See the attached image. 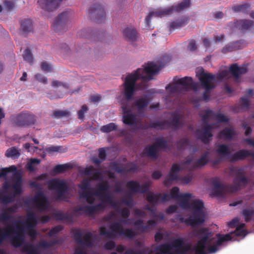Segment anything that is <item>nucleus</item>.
Wrapping results in <instances>:
<instances>
[{
  "instance_id": "obj_21",
  "label": "nucleus",
  "mask_w": 254,
  "mask_h": 254,
  "mask_svg": "<svg viewBox=\"0 0 254 254\" xmlns=\"http://www.w3.org/2000/svg\"><path fill=\"white\" fill-rule=\"evenodd\" d=\"M40 163L39 159L35 158L29 159L27 164V167L30 171H32Z\"/></svg>"
},
{
  "instance_id": "obj_29",
  "label": "nucleus",
  "mask_w": 254,
  "mask_h": 254,
  "mask_svg": "<svg viewBox=\"0 0 254 254\" xmlns=\"http://www.w3.org/2000/svg\"><path fill=\"white\" fill-rule=\"evenodd\" d=\"M212 134L209 129H205L204 131L203 134L200 136L201 140L204 142H207L208 141L209 138L211 137Z\"/></svg>"
},
{
  "instance_id": "obj_54",
  "label": "nucleus",
  "mask_w": 254,
  "mask_h": 254,
  "mask_svg": "<svg viewBox=\"0 0 254 254\" xmlns=\"http://www.w3.org/2000/svg\"><path fill=\"white\" fill-rule=\"evenodd\" d=\"M246 182V179L243 177H241L239 180V183L244 184Z\"/></svg>"
},
{
  "instance_id": "obj_35",
  "label": "nucleus",
  "mask_w": 254,
  "mask_h": 254,
  "mask_svg": "<svg viewBox=\"0 0 254 254\" xmlns=\"http://www.w3.org/2000/svg\"><path fill=\"white\" fill-rule=\"evenodd\" d=\"M24 147L25 149H28V151L30 152H34L36 149H37V148L36 147H31L30 144L28 143H25L24 145Z\"/></svg>"
},
{
  "instance_id": "obj_25",
  "label": "nucleus",
  "mask_w": 254,
  "mask_h": 254,
  "mask_svg": "<svg viewBox=\"0 0 254 254\" xmlns=\"http://www.w3.org/2000/svg\"><path fill=\"white\" fill-rule=\"evenodd\" d=\"M239 24L242 29H247L254 25V22L252 20H244L240 21Z\"/></svg>"
},
{
  "instance_id": "obj_45",
  "label": "nucleus",
  "mask_w": 254,
  "mask_h": 254,
  "mask_svg": "<svg viewBox=\"0 0 254 254\" xmlns=\"http://www.w3.org/2000/svg\"><path fill=\"white\" fill-rule=\"evenodd\" d=\"M191 176H188L184 178L183 182L185 184H188L191 181Z\"/></svg>"
},
{
  "instance_id": "obj_28",
  "label": "nucleus",
  "mask_w": 254,
  "mask_h": 254,
  "mask_svg": "<svg viewBox=\"0 0 254 254\" xmlns=\"http://www.w3.org/2000/svg\"><path fill=\"white\" fill-rule=\"evenodd\" d=\"M233 130L232 129L228 128L224 130L220 134L221 138H229L232 136Z\"/></svg>"
},
{
  "instance_id": "obj_16",
  "label": "nucleus",
  "mask_w": 254,
  "mask_h": 254,
  "mask_svg": "<svg viewBox=\"0 0 254 254\" xmlns=\"http://www.w3.org/2000/svg\"><path fill=\"white\" fill-rule=\"evenodd\" d=\"M68 19V14L66 12L61 13L59 15L54 23V28L55 30H58L64 26Z\"/></svg>"
},
{
  "instance_id": "obj_8",
  "label": "nucleus",
  "mask_w": 254,
  "mask_h": 254,
  "mask_svg": "<svg viewBox=\"0 0 254 254\" xmlns=\"http://www.w3.org/2000/svg\"><path fill=\"white\" fill-rule=\"evenodd\" d=\"M148 102L144 99H140L137 100L135 105L131 109L127 106H123V120L124 124L132 125L137 119V117L133 116V113L136 110L140 112L147 105Z\"/></svg>"
},
{
  "instance_id": "obj_52",
  "label": "nucleus",
  "mask_w": 254,
  "mask_h": 254,
  "mask_svg": "<svg viewBox=\"0 0 254 254\" xmlns=\"http://www.w3.org/2000/svg\"><path fill=\"white\" fill-rule=\"evenodd\" d=\"M122 214L125 217L127 216L128 215V209H126V208L124 209L123 210V211H122Z\"/></svg>"
},
{
  "instance_id": "obj_31",
  "label": "nucleus",
  "mask_w": 254,
  "mask_h": 254,
  "mask_svg": "<svg viewBox=\"0 0 254 254\" xmlns=\"http://www.w3.org/2000/svg\"><path fill=\"white\" fill-rule=\"evenodd\" d=\"M24 59L29 63L32 61V57L30 51L29 50H26L23 54Z\"/></svg>"
},
{
  "instance_id": "obj_5",
  "label": "nucleus",
  "mask_w": 254,
  "mask_h": 254,
  "mask_svg": "<svg viewBox=\"0 0 254 254\" xmlns=\"http://www.w3.org/2000/svg\"><path fill=\"white\" fill-rule=\"evenodd\" d=\"M79 188L80 197L85 198L89 203H91L95 199H98L99 201L98 205L93 209L87 208L85 211L87 213H91L96 210H100L106 206L112 205V199L108 195L106 183L102 182L100 184L94 193H90L88 183L86 181L81 184Z\"/></svg>"
},
{
  "instance_id": "obj_6",
  "label": "nucleus",
  "mask_w": 254,
  "mask_h": 254,
  "mask_svg": "<svg viewBox=\"0 0 254 254\" xmlns=\"http://www.w3.org/2000/svg\"><path fill=\"white\" fill-rule=\"evenodd\" d=\"M36 220L34 215L28 216L25 224L23 226L14 225L10 226L2 232L0 230V243L4 239H7L13 245L16 247L21 245L23 241V233L27 231L32 236L35 235L33 227L36 224Z\"/></svg>"
},
{
  "instance_id": "obj_13",
  "label": "nucleus",
  "mask_w": 254,
  "mask_h": 254,
  "mask_svg": "<svg viewBox=\"0 0 254 254\" xmlns=\"http://www.w3.org/2000/svg\"><path fill=\"white\" fill-rule=\"evenodd\" d=\"M245 68L240 67L238 66L236 64H233L230 67L229 71L227 70H224L222 71L219 74V78L220 79L228 78L229 77L228 73L229 72H230L234 76L238 77L239 75L245 73Z\"/></svg>"
},
{
  "instance_id": "obj_51",
  "label": "nucleus",
  "mask_w": 254,
  "mask_h": 254,
  "mask_svg": "<svg viewBox=\"0 0 254 254\" xmlns=\"http://www.w3.org/2000/svg\"><path fill=\"white\" fill-rule=\"evenodd\" d=\"M242 105L243 106H246L248 104V100L246 98H243L241 100Z\"/></svg>"
},
{
  "instance_id": "obj_10",
  "label": "nucleus",
  "mask_w": 254,
  "mask_h": 254,
  "mask_svg": "<svg viewBox=\"0 0 254 254\" xmlns=\"http://www.w3.org/2000/svg\"><path fill=\"white\" fill-rule=\"evenodd\" d=\"M66 183L64 180H52L50 181L49 187L55 191L58 198H60L66 189Z\"/></svg>"
},
{
  "instance_id": "obj_12",
  "label": "nucleus",
  "mask_w": 254,
  "mask_h": 254,
  "mask_svg": "<svg viewBox=\"0 0 254 254\" xmlns=\"http://www.w3.org/2000/svg\"><path fill=\"white\" fill-rule=\"evenodd\" d=\"M166 142L162 138L158 139L152 146L147 147L144 150V154L151 157L155 156L157 151L165 147Z\"/></svg>"
},
{
  "instance_id": "obj_17",
  "label": "nucleus",
  "mask_w": 254,
  "mask_h": 254,
  "mask_svg": "<svg viewBox=\"0 0 254 254\" xmlns=\"http://www.w3.org/2000/svg\"><path fill=\"white\" fill-rule=\"evenodd\" d=\"M16 168L14 166L8 168H2L0 170V177L6 176L14 175L16 174Z\"/></svg>"
},
{
  "instance_id": "obj_57",
  "label": "nucleus",
  "mask_w": 254,
  "mask_h": 254,
  "mask_svg": "<svg viewBox=\"0 0 254 254\" xmlns=\"http://www.w3.org/2000/svg\"><path fill=\"white\" fill-rule=\"evenodd\" d=\"M93 168L92 167H89L86 169L85 173L87 174H91V171H92Z\"/></svg>"
},
{
  "instance_id": "obj_49",
  "label": "nucleus",
  "mask_w": 254,
  "mask_h": 254,
  "mask_svg": "<svg viewBox=\"0 0 254 254\" xmlns=\"http://www.w3.org/2000/svg\"><path fill=\"white\" fill-rule=\"evenodd\" d=\"M5 7L8 9H10L13 6V4L10 2L6 1L4 3Z\"/></svg>"
},
{
  "instance_id": "obj_61",
  "label": "nucleus",
  "mask_w": 254,
  "mask_h": 254,
  "mask_svg": "<svg viewBox=\"0 0 254 254\" xmlns=\"http://www.w3.org/2000/svg\"><path fill=\"white\" fill-rule=\"evenodd\" d=\"M91 237V234L90 233H88L86 236V241H88L90 240Z\"/></svg>"
},
{
  "instance_id": "obj_36",
  "label": "nucleus",
  "mask_w": 254,
  "mask_h": 254,
  "mask_svg": "<svg viewBox=\"0 0 254 254\" xmlns=\"http://www.w3.org/2000/svg\"><path fill=\"white\" fill-rule=\"evenodd\" d=\"M48 151L51 152H62V147L60 146H52L48 149Z\"/></svg>"
},
{
  "instance_id": "obj_33",
  "label": "nucleus",
  "mask_w": 254,
  "mask_h": 254,
  "mask_svg": "<svg viewBox=\"0 0 254 254\" xmlns=\"http://www.w3.org/2000/svg\"><path fill=\"white\" fill-rule=\"evenodd\" d=\"M41 67H42V70H43L45 71H49L52 69L51 65L46 62L42 63V64H41Z\"/></svg>"
},
{
  "instance_id": "obj_7",
  "label": "nucleus",
  "mask_w": 254,
  "mask_h": 254,
  "mask_svg": "<svg viewBox=\"0 0 254 254\" xmlns=\"http://www.w3.org/2000/svg\"><path fill=\"white\" fill-rule=\"evenodd\" d=\"M22 191V181L20 178H18L13 181L12 185L5 184L1 191H0V199L3 203L9 202L12 200V198L19 194Z\"/></svg>"
},
{
  "instance_id": "obj_44",
  "label": "nucleus",
  "mask_w": 254,
  "mask_h": 254,
  "mask_svg": "<svg viewBox=\"0 0 254 254\" xmlns=\"http://www.w3.org/2000/svg\"><path fill=\"white\" fill-rule=\"evenodd\" d=\"M163 233H161V232H159L156 234L155 238L156 241H160V240H161L163 238Z\"/></svg>"
},
{
  "instance_id": "obj_9",
  "label": "nucleus",
  "mask_w": 254,
  "mask_h": 254,
  "mask_svg": "<svg viewBox=\"0 0 254 254\" xmlns=\"http://www.w3.org/2000/svg\"><path fill=\"white\" fill-rule=\"evenodd\" d=\"M190 5V2L189 0H186L177 6L175 7L173 6L157 9L154 11H150L148 15L146 17L145 21L147 24H149V20L153 17H162L171 13L174 11H181Z\"/></svg>"
},
{
  "instance_id": "obj_14",
  "label": "nucleus",
  "mask_w": 254,
  "mask_h": 254,
  "mask_svg": "<svg viewBox=\"0 0 254 254\" xmlns=\"http://www.w3.org/2000/svg\"><path fill=\"white\" fill-rule=\"evenodd\" d=\"M112 234L109 235V237H116L118 236H124L127 238H131L135 234V232L131 230H124L120 226H115L112 228Z\"/></svg>"
},
{
  "instance_id": "obj_43",
  "label": "nucleus",
  "mask_w": 254,
  "mask_h": 254,
  "mask_svg": "<svg viewBox=\"0 0 254 254\" xmlns=\"http://www.w3.org/2000/svg\"><path fill=\"white\" fill-rule=\"evenodd\" d=\"M115 247V243L112 241L108 242L105 246V247L107 249H112Z\"/></svg>"
},
{
  "instance_id": "obj_19",
  "label": "nucleus",
  "mask_w": 254,
  "mask_h": 254,
  "mask_svg": "<svg viewBox=\"0 0 254 254\" xmlns=\"http://www.w3.org/2000/svg\"><path fill=\"white\" fill-rule=\"evenodd\" d=\"M124 35L129 39H134L137 35L136 30L132 28H127L124 30Z\"/></svg>"
},
{
  "instance_id": "obj_32",
  "label": "nucleus",
  "mask_w": 254,
  "mask_h": 254,
  "mask_svg": "<svg viewBox=\"0 0 254 254\" xmlns=\"http://www.w3.org/2000/svg\"><path fill=\"white\" fill-rule=\"evenodd\" d=\"M208 161V158L206 155L202 156L197 162L196 165L202 166L205 165Z\"/></svg>"
},
{
  "instance_id": "obj_4",
  "label": "nucleus",
  "mask_w": 254,
  "mask_h": 254,
  "mask_svg": "<svg viewBox=\"0 0 254 254\" xmlns=\"http://www.w3.org/2000/svg\"><path fill=\"white\" fill-rule=\"evenodd\" d=\"M160 69V67L158 64L151 63L146 64L143 68H139L134 73L128 75L121 87V95L118 97V100L121 101L124 98L130 99L136 90L135 81L139 78L151 79Z\"/></svg>"
},
{
  "instance_id": "obj_63",
  "label": "nucleus",
  "mask_w": 254,
  "mask_h": 254,
  "mask_svg": "<svg viewBox=\"0 0 254 254\" xmlns=\"http://www.w3.org/2000/svg\"><path fill=\"white\" fill-rule=\"evenodd\" d=\"M251 132V129L249 127L246 128L245 133L248 135Z\"/></svg>"
},
{
  "instance_id": "obj_1",
  "label": "nucleus",
  "mask_w": 254,
  "mask_h": 254,
  "mask_svg": "<svg viewBox=\"0 0 254 254\" xmlns=\"http://www.w3.org/2000/svg\"><path fill=\"white\" fill-rule=\"evenodd\" d=\"M239 219L235 218L228 223L230 228L236 227V231L225 235L217 234L213 237L212 233L207 229H195L191 233L194 237H198L199 240L194 246L191 245L177 244L172 246L162 245L156 249L155 254H208L217 251L219 247L226 241L232 239V235L244 237L247 235L245 225H238Z\"/></svg>"
},
{
  "instance_id": "obj_30",
  "label": "nucleus",
  "mask_w": 254,
  "mask_h": 254,
  "mask_svg": "<svg viewBox=\"0 0 254 254\" xmlns=\"http://www.w3.org/2000/svg\"><path fill=\"white\" fill-rule=\"evenodd\" d=\"M251 154V152L247 150H242L238 151L236 153V157L237 159H242Z\"/></svg>"
},
{
  "instance_id": "obj_55",
  "label": "nucleus",
  "mask_w": 254,
  "mask_h": 254,
  "mask_svg": "<svg viewBox=\"0 0 254 254\" xmlns=\"http://www.w3.org/2000/svg\"><path fill=\"white\" fill-rule=\"evenodd\" d=\"M27 77V73L26 72H24L23 73L22 76L20 78V80L21 81H25Z\"/></svg>"
},
{
  "instance_id": "obj_59",
  "label": "nucleus",
  "mask_w": 254,
  "mask_h": 254,
  "mask_svg": "<svg viewBox=\"0 0 254 254\" xmlns=\"http://www.w3.org/2000/svg\"><path fill=\"white\" fill-rule=\"evenodd\" d=\"M75 254H86L85 252L82 250H77L76 251Z\"/></svg>"
},
{
  "instance_id": "obj_62",
  "label": "nucleus",
  "mask_w": 254,
  "mask_h": 254,
  "mask_svg": "<svg viewBox=\"0 0 254 254\" xmlns=\"http://www.w3.org/2000/svg\"><path fill=\"white\" fill-rule=\"evenodd\" d=\"M21 119H23V120L25 121V116H23V115H20L19 116L17 117V120H21Z\"/></svg>"
},
{
  "instance_id": "obj_64",
  "label": "nucleus",
  "mask_w": 254,
  "mask_h": 254,
  "mask_svg": "<svg viewBox=\"0 0 254 254\" xmlns=\"http://www.w3.org/2000/svg\"><path fill=\"white\" fill-rule=\"evenodd\" d=\"M59 228H56L55 229H54L53 230H52L51 232H50V235H53V233H54V232L55 231H58L59 230Z\"/></svg>"
},
{
  "instance_id": "obj_11",
  "label": "nucleus",
  "mask_w": 254,
  "mask_h": 254,
  "mask_svg": "<svg viewBox=\"0 0 254 254\" xmlns=\"http://www.w3.org/2000/svg\"><path fill=\"white\" fill-rule=\"evenodd\" d=\"M63 0H38L39 6L45 12L52 11L56 9Z\"/></svg>"
},
{
  "instance_id": "obj_22",
  "label": "nucleus",
  "mask_w": 254,
  "mask_h": 254,
  "mask_svg": "<svg viewBox=\"0 0 254 254\" xmlns=\"http://www.w3.org/2000/svg\"><path fill=\"white\" fill-rule=\"evenodd\" d=\"M20 155L19 151L15 148H11L8 149L5 155L8 157L17 158Z\"/></svg>"
},
{
  "instance_id": "obj_24",
  "label": "nucleus",
  "mask_w": 254,
  "mask_h": 254,
  "mask_svg": "<svg viewBox=\"0 0 254 254\" xmlns=\"http://www.w3.org/2000/svg\"><path fill=\"white\" fill-rule=\"evenodd\" d=\"M128 186L132 191L143 192L145 190L141 189L140 185L135 182H129L128 183Z\"/></svg>"
},
{
  "instance_id": "obj_27",
  "label": "nucleus",
  "mask_w": 254,
  "mask_h": 254,
  "mask_svg": "<svg viewBox=\"0 0 254 254\" xmlns=\"http://www.w3.org/2000/svg\"><path fill=\"white\" fill-rule=\"evenodd\" d=\"M116 126L114 123H110L101 127V130L104 132H109L115 130Z\"/></svg>"
},
{
  "instance_id": "obj_18",
  "label": "nucleus",
  "mask_w": 254,
  "mask_h": 254,
  "mask_svg": "<svg viewBox=\"0 0 254 254\" xmlns=\"http://www.w3.org/2000/svg\"><path fill=\"white\" fill-rule=\"evenodd\" d=\"M217 152L222 157H227L230 153V148L224 145H219L217 149Z\"/></svg>"
},
{
  "instance_id": "obj_48",
  "label": "nucleus",
  "mask_w": 254,
  "mask_h": 254,
  "mask_svg": "<svg viewBox=\"0 0 254 254\" xmlns=\"http://www.w3.org/2000/svg\"><path fill=\"white\" fill-rule=\"evenodd\" d=\"M152 176L156 179H159L161 176V173L158 171L155 172L153 174Z\"/></svg>"
},
{
  "instance_id": "obj_3",
  "label": "nucleus",
  "mask_w": 254,
  "mask_h": 254,
  "mask_svg": "<svg viewBox=\"0 0 254 254\" xmlns=\"http://www.w3.org/2000/svg\"><path fill=\"white\" fill-rule=\"evenodd\" d=\"M196 76L201 82V85L193 83L192 79L190 77L182 78H175L173 82L166 87V90L169 92L175 93L187 91L190 88L195 91H197L199 90L200 88H202L205 91L203 94L204 98L205 100H207V97L206 96V92L214 87V77L212 74L205 72L202 69L197 70L196 72Z\"/></svg>"
},
{
  "instance_id": "obj_20",
  "label": "nucleus",
  "mask_w": 254,
  "mask_h": 254,
  "mask_svg": "<svg viewBox=\"0 0 254 254\" xmlns=\"http://www.w3.org/2000/svg\"><path fill=\"white\" fill-rule=\"evenodd\" d=\"M182 169V168L178 165H174L170 172L169 175V180H173L177 178V173Z\"/></svg>"
},
{
  "instance_id": "obj_41",
  "label": "nucleus",
  "mask_w": 254,
  "mask_h": 254,
  "mask_svg": "<svg viewBox=\"0 0 254 254\" xmlns=\"http://www.w3.org/2000/svg\"><path fill=\"white\" fill-rule=\"evenodd\" d=\"M99 157L102 160L105 158V151L104 149H101L99 151Z\"/></svg>"
},
{
  "instance_id": "obj_34",
  "label": "nucleus",
  "mask_w": 254,
  "mask_h": 254,
  "mask_svg": "<svg viewBox=\"0 0 254 254\" xmlns=\"http://www.w3.org/2000/svg\"><path fill=\"white\" fill-rule=\"evenodd\" d=\"M87 108L85 106H83L82 109L79 111L78 114L79 118L80 119H82L84 117V113L87 111Z\"/></svg>"
},
{
  "instance_id": "obj_53",
  "label": "nucleus",
  "mask_w": 254,
  "mask_h": 254,
  "mask_svg": "<svg viewBox=\"0 0 254 254\" xmlns=\"http://www.w3.org/2000/svg\"><path fill=\"white\" fill-rule=\"evenodd\" d=\"M125 248V247L123 246H119L117 247V250L118 252H121L124 251Z\"/></svg>"
},
{
  "instance_id": "obj_50",
  "label": "nucleus",
  "mask_w": 254,
  "mask_h": 254,
  "mask_svg": "<svg viewBox=\"0 0 254 254\" xmlns=\"http://www.w3.org/2000/svg\"><path fill=\"white\" fill-rule=\"evenodd\" d=\"M101 99V97L99 95L94 96L92 97L91 100L94 102H98Z\"/></svg>"
},
{
  "instance_id": "obj_39",
  "label": "nucleus",
  "mask_w": 254,
  "mask_h": 254,
  "mask_svg": "<svg viewBox=\"0 0 254 254\" xmlns=\"http://www.w3.org/2000/svg\"><path fill=\"white\" fill-rule=\"evenodd\" d=\"M178 209V206L176 205L170 206L167 210L168 213H172L175 212Z\"/></svg>"
},
{
  "instance_id": "obj_60",
  "label": "nucleus",
  "mask_w": 254,
  "mask_h": 254,
  "mask_svg": "<svg viewBox=\"0 0 254 254\" xmlns=\"http://www.w3.org/2000/svg\"><path fill=\"white\" fill-rule=\"evenodd\" d=\"M4 117V114L2 111L1 108H0V119H2Z\"/></svg>"
},
{
  "instance_id": "obj_40",
  "label": "nucleus",
  "mask_w": 254,
  "mask_h": 254,
  "mask_svg": "<svg viewBox=\"0 0 254 254\" xmlns=\"http://www.w3.org/2000/svg\"><path fill=\"white\" fill-rule=\"evenodd\" d=\"M147 198L148 200L150 202H153L154 201H158L156 198V196L151 193H150L148 195Z\"/></svg>"
},
{
  "instance_id": "obj_26",
  "label": "nucleus",
  "mask_w": 254,
  "mask_h": 254,
  "mask_svg": "<svg viewBox=\"0 0 254 254\" xmlns=\"http://www.w3.org/2000/svg\"><path fill=\"white\" fill-rule=\"evenodd\" d=\"M21 26L23 31H30L32 27V23L31 20L26 19L22 21Z\"/></svg>"
},
{
  "instance_id": "obj_42",
  "label": "nucleus",
  "mask_w": 254,
  "mask_h": 254,
  "mask_svg": "<svg viewBox=\"0 0 254 254\" xmlns=\"http://www.w3.org/2000/svg\"><path fill=\"white\" fill-rule=\"evenodd\" d=\"M195 43L194 41H191L190 42L189 45L188 46V49L191 51H193L195 49Z\"/></svg>"
},
{
  "instance_id": "obj_56",
  "label": "nucleus",
  "mask_w": 254,
  "mask_h": 254,
  "mask_svg": "<svg viewBox=\"0 0 254 254\" xmlns=\"http://www.w3.org/2000/svg\"><path fill=\"white\" fill-rule=\"evenodd\" d=\"M100 233L102 235H106V229L105 228H101L100 229Z\"/></svg>"
},
{
  "instance_id": "obj_47",
  "label": "nucleus",
  "mask_w": 254,
  "mask_h": 254,
  "mask_svg": "<svg viewBox=\"0 0 254 254\" xmlns=\"http://www.w3.org/2000/svg\"><path fill=\"white\" fill-rule=\"evenodd\" d=\"M217 118L219 121L221 122H225L227 121V118L222 115H218Z\"/></svg>"
},
{
  "instance_id": "obj_37",
  "label": "nucleus",
  "mask_w": 254,
  "mask_h": 254,
  "mask_svg": "<svg viewBox=\"0 0 254 254\" xmlns=\"http://www.w3.org/2000/svg\"><path fill=\"white\" fill-rule=\"evenodd\" d=\"M36 77L38 81H39L44 84H45L47 82V78L45 77L42 76V75H41L40 74L37 75L36 76Z\"/></svg>"
},
{
  "instance_id": "obj_23",
  "label": "nucleus",
  "mask_w": 254,
  "mask_h": 254,
  "mask_svg": "<svg viewBox=\"0 0 254 254\" xmlns=\"http://www.w3.org/2000/svg\"><path fill=\"white\" fill-rule=\"evenodd\" d=\"M243 215L246 221L250 220L254 215V210L252 208H247L243 210Z\"/></svg>"
},
{
  "instance_id": "obj_46",
  "label": "nucleus",
  "mask_w": 254,
  "mask_h": 254,
  "mask_svg": "<svg viewBox=\"0 0 254 254\" xmlns=\"http://www.w3.org/2000/svg\"><path fill=\"white\" fill-rule=\"evenodd\" d=\"M52 85L54 87H59L62 86V84L58 81L54 80L52 82Z\"/></svg>"
},
{
  "instance_id": "obj_38",
  "label": "nucleus",
  "mask_w": 254,
  "mask_h": 254,
  "mask_svg": "<svg viewBox=\"0 0 254 254\" xmlns=\"http://www.w3.org/2000/svg\"><path fill=\"white\" fill-rule=\"evenodd\" d=\"M65 169L64 165H58L55 168V171L56 173H60Z\"/></svg>"
},
{
  "instance_id": "obj_58",
  "label": "nucleus",
  "mask_w": 254,
  "mask_h": 254,
  "mask_svg": "<svg viewBox=\"0 0 254 254\" xmlns=\"http://www.w3.org/2000/svg\"><path fill=\"white\" fill-rule=\"evenodd\" d=\"M247 142L252 145H253L254 146V139H247Z\"/></svg>"
},
{
  "instance_id": "obj_15",
  "label": "nucleus",
  "mask_w": 254,
  "mask_h": 254,
  "mask_svg": "<svg viewBox=\"0 0 254 254\" xmlns=\"http://www.w3.org/2000/svg\"><path fill=\"white\" fill-rule=\"evenodd\" d=\"M34 203L37 208L41 210L45 209L48 206V202L42 193H40L35 196Z\"/></svg>"
},
{
  "instance_id": "obj_2",
  "label": "nucleus",
  "mask_w": 254,
  "mask_h": 254,
  "mask_svg": "<svg viewBox=\"0 0 254 254\" xmlns=\"http://www.w3.org/2000/svg\"><path fill=\"white\" fill-rule=\"evenodd\" d=\"M173 198L177 199L179 207L181 208L189 209L193 213V215L189 219L180 218L181 221L194 227L205 221L206 212L203 203L200 200L190 193L179 195V189L176 187L173 188L169 193L165 194L161 197V199L164 201Z\"/></svg>"
}]
</instances>
